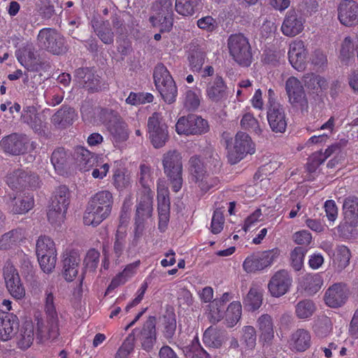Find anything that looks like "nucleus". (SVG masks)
<instances>
[{
    "instance_id": "7c9ffc66",
    "label": "nucleus",
    "mask_w": 358,
    "mask_h": 358,
    "mask_svg": "<svg viewBox=\"0 0 358 358\" xmlns=\"http://www.w3.org/2000/svg\"><path fill=\"white\" fill-rule=\"evenodd\" d=\"M343 222L346 225H358V197L348 196L343 203Z\"/></svg>"
},
{
    "instance_id": "423d86ee",
    "label": "nucleus",
    "mask_w": 358,
    "mask_h": 358,
    "mask_svg": "<svg viewBox=\"0 0 358 358\" xmlns=\"http://www.w3.org/2000/svg\"><path fill=\"white\" fill-rule=\"evenodd\" d=\"M36 252L43 272L51 273L55 267L57 260V250L54 241L48 236H40L36 241Z\"/></svg>"
},
{
    "instance_id": "4c0bfd02",
    "label": "nucleus",
    "mask_w": 358,
    "mask_h": 358,
    "mask_svg": "<svg viewBox=\"0 0 358 358\" xmlns=\"http://www.w3.org/2000/svg\"><path fill=\"white\" fill-rule=\"evenodd\" d=\"M112 141L114 143H120L127 140L129 132L125 122L117 120L110 122L108 127Z\"/></svg>"
},
{
    "instance_id": "5701e85b",
    "label": "nucleus",
    "mask_w": 358,
    "mask_h": 358,
    "mask_svg": "<svg viewBox=\"0 0 358 358\" xmlns=\"http://www.w3.org/2000/svg\"><path fill=\"white\" fill-rule=\"evenodd\" d=\"M305 20L294 10H289L281 26L282 34L289 37H294L301 33L304 29Z\"/></svg>"
},
{
    "instance_id": "37998d69",
    "label": "nucleus",
    "mask_w": 358,
    "mask_h": 358,
    "mask_svg": "<svg viewBox=\"0 0 358 358\" xmlns=\"http://www.w3.org/2000/svg\"><path fill=\"white\" fill-rule=\"evenodd\" d=\"M350 257V250L345 245H339L334 254L333 265L338 271H342L348 266Z\"/></svg>"
},
{
    "instance_id": "f704fd0d",
    "label": "nucleus",
    "mask_w": 358,
    "mask_h": 358,
    "mask_svg": "<svg viewBox=\"0 0 358 358\" xmlns=\"http://www.w3.org/2000/svg\"><path fill=\"white\" fill-rule=\"evenodd\" d=\"M322 284L323 280L319 273H307L302 276L299 281L301 288L309 295L317 293Z\"/></svg>"
},
{
    "instance_id": "4d7b16f0",
    "label": "nucleus",
    "mask_w": 358,
    "mask_h": 358,
    "mask_svg": "<svg viewBox=\"0 0 358 358\" xmlns=\"http://www.w3.org/2000/svg\"><path fill=\"white\" fill-rule=\"evenodd\" d=\"M22 120L33 129H37L38 127H41L42 122L35 108L33 106H29L24 108L22 114Z\"/></svg>"
},
{
    "instance_id": "052dcab7",
    "label": "nucleus",
    "mask_w": 358,
    "mask_h": 358,
    "mask_svg": "<svg viewBox=\"0 0 358 358\" xmlns=\"http://www.w3.org/2000/svg\"><path fill=\"white\" fill-rule=\"evenodd\" d=\"M153 96L150 93L131 92L126 99V102L130 105H140L150 103L153 101Z\"/></svg>"
},
{
    "instance_id": "c85d7f7f",
    "label": "nucleus",
    "mask_w": 358,
    "mask_h": 358,
    "mask_svg": "<svg viewBox=\"0 0 358 358\" xmlns=\"http://www.w3.org/2000/svg\"><path fill=\"white\" fill-rule=\"evenodd\" d=\"M73 157L77 168L81 171H90L97 162V157L82 146L76 148Z\"/></svg>"
},
{
    "instance_id": "6ab92c4d",
    "label": "nucleus",
    "mask_w": 358,
    "mask_h": 358,
    "mask_svg": "<svg viewBox=\"0 0 358 358\" xmlns=\"http://www.w3.org/2000/svg\"><path fill=\"white\" fill-rule=\"evenodd\" d=\"M292 282V279L286 270L275 272L268 283V289L272 296L280 297L285 294Z\"/></svg>"
},
{
    "instance_id": "864d4df0",
    "label": "nucleus",
    "mask_w": 358,
    "mask_h": 358,
    "mask_svg": "<svg viewBox=\"0 0 358 358\" xmlns=\"http://www.w3.org/2000/svg\"><path fill=\"white\" fill-rule=\"evenodd\" d=\"M241 126L243 129L254 132L258 136L262 133L259 121L251 113H245L243 115L241 120Z\"/></svg>"
},
{
    "instance_id": "6e6d98bb",
    "label": "nucleus",
    "mask_w": 358,
    "mask_h": 358,
    "mask_svg": "<svg viewBox=\"0 0 358 358\" xmlns=\"http://www.w3.org/2000/svg\"><path fill=\"white\" fill-rule=\"evenodd\" d=\"M15 55L18 62L24 67H28L35 59L34 48L29 45L18 49L15 52Z\"/></svg>"
},
{
    "instance_id": "0eeeda50",
    "label": "nucleus",
    "mask_w": 358,
    "mask_h": 358,
    "mask_svg": "<svg viewBox=\"0 0 358 358\" xmlns=\"http://www.w3.org/2000/svg\"><path fill=\"white\" fill-rule=\"evenodd\" d=\"M229 54L240 65L248 66L252 62L251 47L248 39L241 34L231 35L227 41Z\"/></svg>"
},
{
    "instance_id": "f03ea898",
    "label": "nucleus",
    "mask_w": 358,
    "mask_h": 358,
    "mask_svg": "<svg viewBox=\"0 0 358 358\" xmlns=\"http://www.w3.org/2000/svg\"><path fill=\"white\" fill-rule=\"evenodd\" d=\"M227 158L230 164H236L248 155L255 152V146L251 137L246 133L238 131L227 143Z\"/></svg>"
},
{
    "instance_id": "9d476101",
    "label": "nucleus",
    "mask_w": 358,
    "mask_h": 358,
    "mask_svg": "<svg viewBox=\"0 0 358 358\" xmlns=\"http://www.w3.org/2000/svg\"><path fill=\"white\" fill-rule=\"evenodd\" d=\"M208 129V122L196 115L182 116L176 124V131L179 135H201L206 133Z\"/></svg>"
},
{
    "instance_id": "393cba45",
    "label": "nucleus",
    "mask_w": 358,
    "mask_h": 358,
    "mask_svg": "<svg viewBox=\"0 0 358 358\" xmlns=\"http://www.w3.org/2000/svg\"><path fill=\"white\" fill-rule=\"evenodd\" d=\"M58 317H48L47 320H37L36 336L40 341L55 339L59 336Z\"/></svg>"
},
{
    "instance_id": "cd10ccee",
    "label": "nucleus",
    "mask_w": 358,
    "mask_h": 358,
    "mask_svg": "<svg viewBox=\"0 0 358 358\" xmlns=\"http://www.w3.org/2000/svg\"><path fill=\"white\" fill-rule=\"evenodd\" d=\"M142 348L146 350H151L157 341L156 319L150 316L144 323L140 335Z\"/></svg>"
},
{
    "instance_id": "0e129e2a",
    "label": "nucleus",
    "mask_w": 358,
    "mask_h": 358,
    "mask_svg": "<svg viewBox=\"0 0 358 358\" xmlns=\"http://www.w3.org/2000/svg\"><path fill=\"white\" fill-rule=\"evenodd\" d=\"M197 27L207 32H213L217 27L215 19L212 16L206 15L199 19L196 22Z\"/></svg>"
},
{
    "instance_id": "e2e57ef3",
    "label": "nucleus",
    "mask_w": 358,
    "mask_h": 358,
    "mask_svg": "<svg viewBox=\"0 0 358 358\" xmlns=\"http://www.w3.org/2000/svg\"><path fill=\"white\" fill-rule=\"evenodd\" d=\"M66 211L50 205L48 218L52 224H59L65 218Z\"/></svg>"
},
{
    "instance_id": "2f4dec72",
    "label": "nucleus",
    "mask_w": 358,
    "mask_h": 358,
    "mask_svg": "<svg viewBox=\"0 0 358 358\" xmlns=\"http://www.w3.org/2000/svg\"><path fill=\"white\" fill-rule=\"evenodd\" d=\"M25 238L22 229L10 230L0 236V250H8L17 246Z\"/></svg>"
},
{
    "instance_id": "bb28decb",
    "label": "nucleus",
    "mask_w": 358,
    "mask_h": 358,
    "mask_svg": "<svg viewBox=\"0 0 358 358\" xmlns=\"http://www.w3.org/2000/svg\"><path fill=\"white\" fill-rule=\"evenodd\" d=\"M19 323L16 315L0 310V341L10 340L18 329Z\"/></svg>"
},
{
    "instance_id": "58836bf2",
    "label": "nucleus",
    "mask_w": 358,
    "mask_h": 358,
    "mask_svg": "<svg viewBox=\"0 0 358 358\" xmlns=\"http://www.w3.org/2000/svg\"><path fill=\"white\" fill-rule=\"evenodd\" d=\"M34 339V327L32 322H26L17 337V345L22 350L29 348Z\"/></svg>"
},
{
    "instance_id": "e433bc0d",
    "label": "nucleus",
    "mask_w": 358,
    "mask_h": 358,
    "mask_svg": "<svg viewBox=\"0 0 358 358\" xmlns=\"http://www.w3.org/2000/svg\"><path fill=\"white\" fill-rule=\"evenodd\" d=\"M225 340L224 332L213 327H208L203 334V343L209 348H219Z\"/></svg>"
},
{
    "instance_id": "ddd939ff",
    "label": "nucleus",
    "mask_w": 358,
    "mask_h": 358,
    "mask_svg": "<svg viewBox=\"0 0 358 358\" xmlns=\"http://www.w3.org/2000/svg\"><path fill=\"white\" fill-rule=\"evenodd\" d=\"M189 171L192 180L195 182L202 192H206L217 184V180L206 173L203 162L196 156H193L189 159Z\"/></svg>"
},
{
    "instance_id": "f8f14e48",
    "label": "nucleus",
    "mask_w": 358,
    "mask_h": 358,
    "mask_svg": "<svg viewBox=\"0 0 358 358\" xmlns=\"http://www.w3.org/2000/svg\"><path fill=\"white\" fill-rule=\"evenodd\" d=\"M285 87L291 106L301 111L306 110L308 107V99L301 81L291 76L285 81Z\"/></svg>"
},
{
    "instance_id": "69168bd1",
    "label": "nucleus",
    "mask_w": 358,
    "mask_h": 358,
    "mask_svg": "<svg viewBox=\"0 0 358 358\" xmlns=\"http://www.w3.org/2000/svg\"><path fill=\"white\" fill-rule=\"evenodd\" d=\"M224 221L222 212L218 209L215 210L211 220V232L215 234H219L223 229Z\"/></svg>"
},
{
    "instance_id": "c03bdc74",
    "label": "nucleus",
    "mask_w": 358,
    "mask_h": 358,
    "mask_svg": "<svg viewBox=\"0 0 358 358\" xmlns=\"http://www.w3.org/2000/svg\"><path fill=\"white\" fill-rule=\"evenodd\" d=\"M138 182L141 185V189L138 192L153 193L151 189V187L153 185V178L151 168L149 166L146 164L140 166Z\"/></svg>"
},
{
    "instance_id": "8fccbe9b",
    "label": "nucleus",
    "mask_w": 358,
    "mask_h": 358,
    "mask_svg": "<svg viewBox=\"0 0 358 358\" xmlns=\"http://www.w3.org/2000/svg\"><path fill=\"white\" fill-rule=\"evenodd\" d=\"M69 204V192L66 186H61L56 189L52 199L51 206L66 211Z\"/></svg>"
},
{
    "instance_id": "c9c22d12",
    "label": "nucleus",
    "mask_w": 358,
    "mask_h": 358,
    "mask_svg": "<svg viewBox=\"0 0 358 358\" xmlns=\"http://www.w3.org/2000/svg\"><path fill=\"white\" fill-rule=\"evenodd\" d=\"M290 348L296 351L303 352L310 345V335L305 329H299L294 332L289 341Z\"/></svg>"
},
{
    "instance_id": "09e8293b",
    "label": "nucleus",
    "mask_w": 358,
    "mask_h": 358,
    "mask_svg": "<svg viewBox=\"0 0 358 358\" xmlns=\"http://www.w3.org/2000/svg\"><path fill=\"white\" fill-rule=\"evenodd\" d=\"M136 264H129L122 271V272L117 274L111 281L108 287L107 292H109L117 287L118 286L124 284L131 276L135 273V268Z\"/></svg>"
},
{
    "instance_id": "473e14b6",
    "label": "nucleus",
    "mask_w": 358,
    "mask_h": 358,
    "mask_svg": "<svg viewBox=\"0 0 358 358\" xmlns=\"http://www.w3.org/2000/svg\"><path fill=\"white\" fill-rule=\"evenodd\" d=\"M188 59L193 71H201L205 61V53L198 41L190 43Z\"/></svg>"
},
{
    "instance_id": "b1692460",
    "label": "nucleus",
    "mask_w": 358,
    "mask_h": 358,
    "mask_svg": "<svg viewBox=\"0 0 358 358\" xmlns=\"http://www.w3.org/2000/svg\"><path fill=\"white\" fill-rule=\"evenodd\" d=\"M63 258L64 277L66 281L71 282L78 273L81 261L80 253L76 250H66Z\"/></svg>"
},
{
    "instance_id": "3c124183",
    "label": "nucleus",
    "mask_w": 358,
    "mask_h": 358,
    "mask_svg": "<svg viewBox=\"0 0 358 358\" xmlns=\"http://www.w3.org/2000/svg\"><path fill=\"white\" fill-rule=\"evenodd\" d=\"M316 310L314 302L304 299L298 302L295 306V313L300 319H307L311 317Z\"/></svg>"
},
{
    "instance_id": "72a5a7b5",
    "label": "nucleus",
    "mask_w": 358,
    "mask_h": 358,
    "mask_svg": "<svg viewBox=\"0 0 358 358\" xmlns=\"http://www.w3.org/2000/svg\"><path fill=\"white\" fill-rule=\"evenodd\" d=\"M7 205L14 214H24L33 208L34 201L31 198H17L14 194L8 195Z\"/></svg>"
},
{
    "instance_id": "ea45409f",
    "label": "nucleus",
    "mask_w": 358,
    "mask_h": 358,
    "mask_svg": "<svg viewBox=\"0 0 358 358\" xmlns=\"http://www.w3.org/2000/svg\"><path fill=\"white\" fill-rule=\"evenodd\" d=\"M257 327L261 333L260 338L269 342L274 336L273 324L271 317L268 314L262 315L257 320Z\"/></svg>"
},
{
    "instance_id": "774afa93",
    "label": "nucleus",
    "mask_w": 358,
    "mask_h": 358,
    "mask_svg": "<svg viewBox=\"0 0 358 358\" xmlns=\"http://www.w3.org/2000/svg\"><path fill=\"white\" fill-rule=\"evenodd\" d=\"M45 96L47 103L52 106L59 104L64 98L63 92L58 88L53 89L52 91L46 92Z\"/></svg>"
},
{
    "instance_id": "f3484780",
    "label": "nucleus",
    "mask_w": 358,
    "mask_h": 358,
    "mask_svg": "<svg viewBox=\"0 0 358 358\" xmlns=\"http://www.w3.org/2000/svg\"><path fill=\"white\" fill-rule=\"evenodd\" d=\"M350 290L347 285L342 282L334 283L324 292V301L325 304L333 308L343 306L348 301Z\"/></svg>"
},
{
    "instance_id": "6e6552de",
    "label": "nucleus",
    "mask_w": 358,
    "mask_h": 358,
    "mask_svg": "<svg viewBox=\"0 0 358 358\" xmlns=\"http://www.w3.org/2000/svg\"><path fill=\"white\" fill-rule=\"evenodd\" d=\"M150 20L160 31H169L173 26V5L171 0H157L152 5Z\"/></svg>"
},
{
    "instance_id": "4468645a",
    "label": "nucleus",
    "mask_w": 358,
    "mask_h": 358,
    "mask_svg": "<svg viewBox=\"0 0 358 358\" xmlns=\"http://www.w3.org/2000/svg\"><path fill=\"white\" fill-rule=\"evenodd\" d=\"M38 45L55 55L65 52L64 38L55 29L44 28L40 30L38 37Z\"/></svg>"
},
{
    "instance_id": "a18cd8bd",
    "label": "nucleus",
    "mask_w": 358,
    "mask_h": 358,
    "mask_svg": "<svg viewBox=\"0 0 358 358\" xmlns=\"http://www.w3.org/2000/svg\"><path fill=\"white\" fill-rule=\"evenodd\" d=\"M71 160V154L66 151L64 148H58L55 150L51 157V162L55 169L60 173L64 168L69 164Z\"/></svg>"
},
{
    "instance_id": "680f3d73",
    "label": "nucleus",
    "mask_w": 358,
    "mask_h": 358,
    "mask_svg": "<svg viewBox=\"0 0 358 358\" xmlns=\"http://www.w3.org/2000/svg\"><path fill=\"white\" fill-rule=\"evenodd\" d=\"M306 250L301 247H296L291 252L290 258L292 261V267L296 271L301 269L303 265V259Z\"/></svg>"
},
{
    "instance_id": "4be33fe9",
    "label": "nucleus",
    "mask_w": 358,
    "mask_h": 358,
    "mask_svg": "<svg viewBox=\"0 0 358 358\" xmlns=\"http://www.w3.org/2000/svg\"><path fill=\"white\" fill-rule=\"evenodd\" d=\"M206 95L207 99L213 103L217 105H222L225 103L228 99L227 87L223 79L217 76L215 79L208 83Z\"/></svg>"
},
{
    "instance_id": "c756f323",
    "label": "nucleus",
    "mask_w": 358,
    "mask_h": 358,
    "mask_svg": "<svg viewBox=\"0 0 358 358\" xmlns=\"http://www.w3.org/2000/svg\"><path fill=\"white\" fill-rule=\"evenodd\" d=\"M128 216L125 213L121 215L120 219V224L116 231L114 245H113V254L115 258L117 259L124 254L127 237V224L128 222Z\"/></svg>"
},
{
    "instance_id": "aec40b11",
    "label": "nucleus",
    "mask_w": 358,
    "mask_h": 358,
    "mask_svg": "<svg viewBox=\"0 0 358 358\" xmlns=\"http://www.w3.org/2000/svg\"><path fill=\"white\" fill-rule=\"evenodd\" d=\"M267 120L271 130L275 133L282 134L287 128V117L284 107L280 103L268 106Z\"/></svg>"
},
{
    "instance_id": "bf43d9fd",
    "label": "nucleus",
    "mask_w": 358,
    "mask_h": 358,
    "mask_svg": "<svg viewBox=\"0 0 358 358\" xmlns=\"http://www.w3.org/2000/svg\"><path fill=\"white\" fill-rule=\"evenodd\" d=\"M164 327L162 333L164 336L170 340L173 338L176 329V320L174 315H168L164 317Z\"/></svg>"
},
{
    "instance_id": "20e7f679",
    "label": "nucleus",
    "mask_w": 358,
    "mask_h": 358,
    "mask_svg": "<svg viewBox=\"0 0 358 358\" xmlns=\"http://www.w3.org/2000/svg\"><path fill=\"white\" fill-rule=\"evenodd\" d=\"M153 78L156 88L164 101L167 103H173L178 95V88L170 72L164 64H159L155 66Z\"/></svg>"
},
{
    "instance_id": "a211bd4d",
    "label": "nucleus",
    "mask_w": 358,
    "mask_h": 358,
    "mask_svg": "<svg viewBox=\"0 0 358 358\" xmlns=\"http://www.w3.org/2000/svg\"><path fill=\"white\" fill-rule=\"evenodd\" d=\"M29 140L25 135L13 133L4 136L0 141L1 148L6 153L19 155L25 153L28 148Z\"/></svg>"
},
{
    "instance_id": "5fc2aeb1",
    "label": "nucleus",
    "mask_w": 358,
    "mask_h": 358,
    "mask_svg": "<svg viewBox=\"0 0 358 358\" xmlns=\"http://www.w3.org/2000/svg\"><path fill=\"white\" fill-rule=\"evenodd\" d=\"M199 5V0H176V10L183 16L192 15Z\"/></svg>"
},
{
    "instance_id": "7ed1b4c3",
    "label": "nucleus",
    "mask_w": 358,
    "mask_h": 358,
    "mask_svg": "<svg viewBox=\"0 0 358 358\" xmlns=\"http://www.w3.org/2000/svg\"><path fill=\"white\" fill-rule=\"evenodd\" d=\"M164 171L171 185L172 189L178 192L182 186V161L177 150H169L163 156Z\"/></svg>"
},
{
    "instance_id": "49530a36",
    "label": "nucleus",
    "mask_w": 358,
    "mask_h": 358,
    "mask_svg": "<svg viewBox=\"0 0 358 358\" xmlns=\"http://www.w3.org/2000/svg\"><path fill=\"white\" fill-rule=\"evenodd\" d=\"M242 306L240 302L233 301L228 306L225 314V323L228 327H233L241 319Z\"/></svg>"
},
{
    "instance_id": "dca6fc26",
    "label": "nucleus",
    "mask_w": 358,
    "mask_h": 358,
    "mask_svg": "<svg viewBox=\"0 0 358 358\" xmlns=\"http://www.w3.org/2000/svg\"><path fill=\"white\" fill-rule=\"evenodd\" d=\"M3 278L6 288L13 298L21 299L24 297L25 289L22 283L18 271L9 262L4 266Z\"/></svg>"
},
{
    "instance_id": "a19ab883",
    "label": "nucleus",
    "mask_w": 358,
    "mask_h": 358,
    "mask_svg": "<svg viewBox=\"0 0 358 358\" xmlns=\"http://www.w3.org/2000/svg\"><path fill=\"white\" fill-rule=\"evenodd\" d=\"M75 110L69 107L62 108L52 117V122L55 125L66 127L72 124L76 117Z\"/></svg>"
},
{
    "instance_id": "39448f33",
    "label": "nucleus",
    "mask_w": 358,
    "mask_h": 358,
    "mask_svg": "<svg viewBox=\"0 0 358 358\" xmlns=\"http://www.w3.org/2000/svg\"><path fill=\"white\" fill-rule=\"evenodd\" d=\"M278 248L259 251L248 255L243 263V270L248 273H256L270 267L279 257Z\"/></svg>"
},
{
    "instance_id": "79ce46f5",
    "label": "nucleus",
    "mask_w": 358,
    "mask_h": 358,
    "mask_svg": "<svg viewBox=\"0 0 358 358\" xmlns=\"http://www.w3.org/2000/svg\"><path fill=\"white\" fill-rule=\"evenodd\" d=\"M93 28L100 40L105 44H112L114 41V34L111 30L108 21H96Z\"/></svg>"
},
{
    "instance_id": "338daca9",
    "label": "nucleus",
    "mask_w": 358,
    "mask_h": 358,
    "mask_svg": "<svg viewBox=\"0 0 358 358\" xmlns=\"http://www.w3.org/2000/svg\"><path fill=\"white\" fill-rule=\"evenodd\" d=\"M99 257L98 250L95 249L88 250L84 259L85 266L91 270L95 269L99 264Z\"/></svg>"
},
{
    "instance_id": "a878e982",
    "label": "nucleus",
    "mask_w": 358,
    "mask_h": 358,
    "mask_svg": "<svg viewBox=\"0 0 358 358\" xmlns=\"http://www.w3.org/2000/svg\"><path fill=\"white\" fill-rule=\"evenodd\" d=\"M307 51L302 41L295 40L290 43L288 57L293 68L299 71L304 69Z\"/></svg>"
},
{
    "instance_id": "9b49d317",
    "label": "nucleus",
    "mask_w": 358,
    "mask_h": 358,
    "mask_svg": "<svg viewBox=\"0 0 358 358\" xmlns=\"http://www.w3.org/2000/svg\"><path fill=\"white\" fill-rule=\"evenodd\" d=\"M149 138L155 148H159L164 145L168 135V127L162 114L155 113L148 120Z\"/></svg>"
},
{
    "instance_id": "603ef678",
    "label": "nucleus",
    "mask_w": 358,
    "mask_h": 358,
    "mask_svg": "<svg viewBox=\"0 0 358 358\" xmlns=\"http://www.w3.org/2000/svg\"><path fill=\"white\" fill-rule=\"evenodd\" d=\"M244 303L250 310H255L258 309L262 303V290L257 287H251Z\"/></svg>"
},
{
    "instance_id": "412c9836",
    "label": "nucleus",
    "mask_w": 358,
    "mask_h": 358,
    "mask_svg": "<svg viewBox=\"0 0 358 358\" xmlns=\"http://www.w3.org/2000/svg\"><path fill=\"white\" fill-rule=\"evenodd\" d=\"M338 19L344 26L358 24V4L353 0H343L338 6Z\"/></svg>"
},
{
    "instance_id": "2eb2a0df",
    "label": "nucleus",
    "mask_w": 358,
    "mask_h": 358,
    "mask_svg": "<svg viewBox=\"0 0 358 358\" xmlns=\"http://www.w3.org/2000/svg\"><path fill=\"white\" fill-rule=\"evenodd\" d=\"M6 182L13 189H21L26 187H38L41 181L37 175L22 169H17L7 174Z\"/></svg>"
},
{
    "instance_id": "f257e3e1",
    "label": "nucleus",
    "mask_w": 358,
    "mask_h": 358,
    "mask_svg": "<svg viewBox=\"0 0 358 358\" xmlns=\"http://www.w3.org/2000/svg\"><path fill=\"white\" fill-rule=\"evenodd\" d=\"M113 198L108 191L96 193L89 201L85 210L83 222L85 225L97 226L111 213Z\"/></svg>"
},
{
    "instance_id": "1a4fd4ad",
    "label": "nucleus",
    "mask_w": 358,
    "mask_h": 358,
    "mask_svg": "<svg viewBox=\"0 0 358 358\" xmlns=\"http://www.w3.org/2000/svg\"><path fill=\"white\" fill-rule=\"evenodd\" d=\"M153 193L138 192L136 199L135 238L134 242L141 236L144 222L152 216Z\"/></svg>"
},
{
    "instance_id": "de8ad7c7",
    "label": "nucleus",
    "mask_w": 358,
    "mask_h": 358,
    "mask_svg": "<svg viewBox=\"0 0 358 358\" xmlns=\"http://www.w3.org/2000/svg\"><path fill=\"white\" fill-rule=\"evenodd\" d=\"M201 92L199 89H187L184 94L183 104L188 110H195L200 106Z\"/></svg>"
},
{
    "instance_id": "13d9d810",
    "label": "nucleus",
    "mask_w": 358,
    "mask_h": 358,
    "mask_svg": "<svg viewBox=\"0 0 358 358\" xmlns=\"http://www.w3.org/2000/svg\"><path fill=\"white\" fill-rule=\"evenodd\" d=\"M256 331L252 326L244 327L243 329L242 343L247 349H252L256 345Z\"/></svg>"
}]
</instances>
